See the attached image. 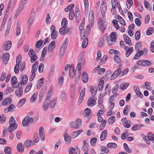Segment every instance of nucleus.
Returning <instances> with one entry per match:
<instances>
[{"label":"nucleus","instance_id":"61","mask_svg":"<svg viewBox=\"0 0 154 154\" xmlns=\"http://www.w3.org/2000/svg\"><path fill=\"white\" fill-rule=\"evenodd\" d=\"M119 88V85L118 84L116 85L115 86H114L112 89V93L114 94L117 91L118 89Z\"/></svg>","mask_w":154,"mask_h":154},{"label":"nucleus","instance_id":"64","mask_svg":"<svg viewBox=\"0 0 154 154\" xmlns=\"http://www.w3.org/2000/svg\"><path fill=\"white\" fill-rule=\"evenodd\" d=\"M150 50L152 52L154 53V41H152L150 43Z\"/></svg>","mask_w":154,"mask_h":154},{"label":"nucleus","instance_id":"45","mask_svg":"<svg viewBox=\"0 0 154 154\" xmlns=\"http://www.w3.org/2000/svg\"><path fill=\"white\" fill-rule=\"evenodd\" d=\"M107 146L109 148H116L117 147V145L115 143H110L107 144Z\"/></svg>","mask_w":154,"mask_h":154},{"label":"nucleus","instance_id":"7","mask_svg":"<svg viewBox=\"0 0 154 154\" xmlns=\"http://www.w3.org/2000/svg\"><path fill=\"white\" fill-rule=\"evenodd\" d=\"M137 64L142 66H147L150 65L151 63L150 61L146 60H139L137 62Z\"/></svg>","mask_w":154,"mask_h":154},{"label":"nucleus","instance_id":"48","mask_svg":"<svg viewBox=\"0 0 154 154\" xmlns=\"http://www.w3.org/2000/svg\"><path fill=\"white\" fill-rule=\"evenodd\" d=\"M106 120H104L101 123L99 127L100 129L101 130H102L104 129L106 126Z\"/></svg>","mask_w":154,"mask_h":154},{"label":"nucleus","instance_id":"31","mask_svg":"<svg viewBox=\"0 0 154 154\" xmlns=\"http://www.w3.org/2000/svg\"><path fill=\"white\" fill-rule=\"evenodd\" d=\"M91 113V110L90 108H87L85 110L83 115L85 117L88 116Z\"/></svg>","mask_w":154,"mask_h":154},{"label":"nucleus","instance_id":"35","mask_svg":"<svg viewBox=\"0 0 154 154\" xmlns=\"http://www.w3.org/2000/svg\"><path fill=\"white\" fill-rule=\"evenodd\" d=\"M147 138L151 141L154 140V135L152 133H149L147 134Z\"/></svg>","mask_w":154,"mask_h":154},{"label":"nucleus","instance_id":"1","mask_svg":"<svg viewBox=\"0 0 154 154\" xmlns=\"http://www.w3.org/2000/svg\"><path fill=\"white\" fill-rule=\"evenodd\" d=\"M57 98L55 97H46L43 105V109L46 111L49 107L52 109L54 107L57 102Z\"/></svg>","mask_w":154,"mask_h":154},{"label":"nucleus","instance_id":"19","mask_svg":"<svg viewBox=\"0 0 154 154\" xmlns=\"http://www.w3.org/2000/svg\"><path fill=\"white\" fill-rule=\"evenodd\" d=\"M73 65H71L69 69V75L71 79H73L75 75V70Z\"/></svg>","mask_w":154,"mask_h":154},{"label":"nucleus","instance_id":"15","mask_svg":"<svg viewBox=\"0 0 154 154\" xmlns=\"http://www.w3.org/2000/svg\"><path fill=\"white\" fill-rule=\"evenodd\" d=\"M11 42L10 41H7L4 43V46H3V48L5 51H8L11 46Z\"/></svg>","mask_w":154,"mask_h":154},{"label":"nucleus","instance_id":"63","mask_svg":"<svg viewBox=\"0 0 154 154\" xmlns=\"http://www.w3.org/2000/svg\"><path fill=\"white\" fill-rule=\"evenodd\" d=\"M109 37L111 39H112L114 41H116V37L115 35V32H112L110 35Z\"/></svg>","mask_w":154,"mask_h":154},{"label":"nucleus","instance_id":"44","mask_svg":"<svg viewBox=\"0 0 154 154\" xmlns=\"http://www.w3.org/2000/svg\"><path fill=\"white\" fill-rule=\"evenodd\" d=\"M11 149L9 146H6L5 148L4 152L5 154H11Z\"/></svg>","mask_w":154,"mask_h":154},{"label":"nucleus","instance_id":"20","mask_svg":"<svg viewBox=\"0 0 154 154\" xmlns=\"http://www.w3.org/2000/svg\"><path fill=\"white\" fill-rule=\"evenodd\" d=\"M97 88L96 87L91 86L90 88V91L92 96H94L97 91Z\"/></svg>","mask_w":154,"mask_h":154},{"label":"nucleus","instance_id":"49","mask_svg":"<svg viewBox=\"0 0 154 154\" xmlns=\"http://www.w3.org/2000/svg\"><path fill=\"white\" fill-rule=\"evenodd\" d=\"M107 44L109 45H113L116 43V42L115 41H114L112 39H111L109 38L108 37H107Z\"/></svg>","mask_w":154,"mask_h":154},{"label":"nucleus","instance_id":"8","mask_svg":"<svg viewBox=\"0 0 154 154\" xmlns=\"http://www.w3.org/2000/svg\"><path fill=\"white\" fill-rule=\"evenodd\" d=\"M12 99L9 97H7L3 99L2 103L3 106H7L12 103Z\"/></svg>","mask_w":154,"mask_h":154},{"label":"nucleus","instance_id":"39","mask_svg":"<svg viewBox=\"0 0 154 154\" xmlns=\"http://www.w3.org/2000/svg\"><path fill=\"white\" fill-rule=\"evenodd\" d=\"M74 122H75V123L77 127V129L79 128L81 125V120L79 119H76Z\"/></svg>","mask_w":154,"mask_h":154},{"label":"nucleus","instance_id":"6","mask_svg":"<svg viewBox=\"0 0 154 154\" xmlns=\"http://www.w3.org/2000/svg\"><path fill=\"white\" fill-rule=\"evenodd\" d=\"M122 71L120 67L116 70L114 73L112 74L111 77V80H114L116 79L119 75H122Z\"/></svg>","mask_w":154,"mask_h":154},{"label":"nucleus","instance_id":"59","mask_svg":"<svg viewBox=\"0 0 154 154\" xmlns=\"http://www.w3.org/2000/svg\"><path fill=\"white\" fill-rule=\"evenodd\" d=\"M8 107L9 111H14L16 109V106L13 104H10Z\"/></svg>","mask_w":154,"mask_h":154},{"label":"nucleus","instance_id":"34","mask_svg":"<svg viewBox=\"0 0 154 154\" xmlns=\"http://www.w3.org/2000/svg\"><path fill=\"white\" fill-rule=\"evenodd\" d=\"M83 146L82 149L84 151H87L88 148V144L87 143L85 140H84L82 141Z\"/></svg>","mask_w":154,"mask_h":154},{"label":"nucleus","instance_id":"53","mask_svg":"<svg viewBox=\"0 0 154 154\" xmlns=\"http://www.w3.org/2000/svg\"><path fill=\"white\" fill-rule=\"evenodd\" d=\"M75 16V14L74 13V11H72V10L69 11V19L70 20H72L73 19L74 16Z\"/></svg>","mask_w":154,"mask_h":154},{"label":"nucleus","instance_id":"42","mask_svg":"<svg viewBox=\"0 0 154 154\" xmlns=\"http://www.w3.org/2000/svg\"><path fill=\"white\" fill-rule=\"evenodd\" d=\"M117 19L118 20L120 24L123 26L125 25V23L123 19L120 16H117Z\"/></svg>","mask_w":154,"mask_h":154},{"label":"nucleus","instance_id":"38","mask_svg":"<svg viewBox=\"0 0 154 154\" xmlns=\"http://www.w3.org/2000/svg\"><path fill=\"white\" fill-rule=\"evenodd\" d=\"M44 80V78L43 77L38 81V84H37V88L39 89L41 88L43 83Z\"/></svg>","mask_w":154,"mask_h":154},{"label":"nucleus","instance_id":"60","mask_svg":"<svg viewBox=\"0 0 154 154\" xmlns=\"http://www.w3.org/2000/svg\"><path fill=\"white\" fill-rule=\"evenodd\" d=\"M64 78L63 77L61 76L59 78L58 81V85L59 86H61L63 84L64 82Z\"/></svg>","mask_w":154,"mask_h":154},{"label":"nucleus","instance_id":"28","mask_svg":"<svg viewBox=\"0 0 154 154\" xmlns=\"http://www.w3.org/2000/svg\"><path fill=\"white\" fill-rule=\"evenodd\" d=\"M84 62L85 60L84 59L82 58H80L79 60V63L78 64L76 69L78 68V70H79V71H80V70L81 69V64L83 63Z\"/></svg>","mask_w":154,"mask_h":154},{"label":"nucleus","instance_id":"57","mask_svg":"<svg viewBox=\"0 0 154 154\" xmlns=\"http://www.w3.org/2000/svg\"><path fill=\"white\" fill-rule=\"evenodd\" d=\"M107 59V56L106 55H104L101 60L100 62L99 63L100 65H101L104 63L106 62Z\"/></svg>","mask_w":154,"mask_h":154},{"label":"nucleus","instance_id":"37","mask_svg":"<svg viewBox=\"0 0 154 154\" xmlns=\"http://www.w3.org/2000/svg\"><path fill=\"white\" fill-rule=\"evenodd\" d=\"M34 144V143L32 141L30 140H26L24 143L25 146L27 147H29L32 145H33Z\"/></svg>","mask_w":154,"mask_h":154},{"label":"nucleus","instance_id":"5","mask_svg":"<svg viewBox=\"0 0 154 154\" xmlns=\"http://www.w3.org/2000/svg\"><path fill=\"white\" fill-rule=\"evenodd\" d=\"M21 56H19L17 58L16 64L14 67V71L16 74L18 73L19 72V64L21 62Z\"/></svg>","mask_w":154,"mask_h":154},{"label":"nucleus","instance_id":"11","mask_svg":"<svg viewBox=\"0 0 154 154\" xmlns=\"http://www.w3.org/2000/svg\"><path fill=\"white\" fill-rule=\"evenodd\" d=\"M100 11L103 16H105V12L106 10L107 6L106 5L104 1H102L100 5Z\"/></svg>","mask_w":154,"mask_h":154},{"label":"nucleus","instance_id":"2","mask_svg":"<svg viewBox=\"0 0 154 154\" xmlns=\"http://www.w3.org/2000/svg\"><path fill=\"white\" fill-rule=\"evenodd\" d=\"M34 119L35 122H37L38 119V116H35L34 117H30L29 116H26L22 121L23 126L25 127L28 125L32 124Z\"/></svg>","mask_w":154,"mask_h":154},{"label":"nucleus","instance_id":"40","mask_svg":"<svg viewBox=\"0 0 154 154\" xmlns=\"http://www.w3.org/2000/svg\"><path fill=\"white\" fill-rule=\"evenodd\" d=\"M119 3V2H118L117 0H111V4L112 8L113 9L116 8V5H117ZM117 6L118 7V8H119L118 6L117 5Z\"/></svg>","mask_w":154,"mask_h":154},{"label":"nucleus","instance_id":"41","mask_svg":"<svg viewBox=\"0 0 154 154\" xmlns=\"http://www.w3.org/2000/svg\"><path fill=\"white\" fill-rule=\"evenodd\" d=\"M115 121V117L112 116L109 117L108 120L107 122L109 125H112Z\"/></svg>","mask_w":154,"mask_h":154},{"label":"nucleus","instance_id":"54","mask_svg":"<svg viewBox=\"0 0 154 154\" xmlns=\"http://www.w3.org/2000/svg\"><path fill=\"white\" fill-rule=\"evenodd\" d=\"M68 21L65 18H63L62 20L61 26L63 27H66L67 26Z\"/></svg>","mask_w":154,"mask_h":154},{"label":"nucleus","instance_id":"51","mask_svg":"<svg viewBox=\"0 0 154 154\" xmlns=\"http://www.w3.org/2000/svg\"><path fill=\"white\" fill-rule=\"evenodd\" d=\"M118 21L116 19L112 21L114 26L117 29H118L119 28V26L118 24Z\"/></svg>","mask_w":154,"mask_h":154},{"label":"nucleus","instance_id":"46","mask_svg":"<svg viewBox=\"0 0 154 154\" xmlns=\"http://www.w3.org/2000/svg\"><path fill=\"white\" fill-rule=\"evenodd\" d=\"M68 42V38L67 37H66V38L64 42H63L61 46V48L66 49L67 46Z\"/></svg>","mask_w":154,"mask_h":154},{"label":"nucleus","instance_id":"21","mask_svg":"<svg viewBox=\"0 0 154 154\" xmlns=\"http://www.w3.org/2000/svg\"><path fill=\"white\" fill-rule=\"evenodd\" d=\"M82 81L84 83H86L88 80V74L85 72H83L82 77Z\"/></svg>","mask_w":154,"mask_h":154},{"label":"nucleus","instance_id":"30","mask_svg":"<svg viewBox=\"0 0 154 154\" xmlns=\"http://www.w3.org/2000/svg\"><path fill=\"white\" fill-rule=\"evenodd\" d=\"M129 85V84L128 83L121 84L119 86V89L122 90H124Z\"/></svg>","mask_w":154,"mask_h":154},{"label":"nucleus","instance_id":"50","mask_svg":"<svg viewBox=\"0 0 154 154\" xmlns=\"http://www.w3.org/2000/svg\"><path fill=\"white\" fill-rule=\"evenodd\" d=\"M84 22L82 23L79 26V29L81 33L83 34L84 30Z\"/></svg>","mask_w":154,"mask_h":154},{"label":"nucleus","instance_id":"12","mask_svg":"<svg viewBox=\"0 0 154 154\" xmlns=\"http://www.w3.org/2000/svg\"><path fill=\"white\" fill-rule=\"evenodd\" d=\"M56 43L55 41H53L49 44L48 48V51L49 53L53 52L55 48Z\"/></svg>","mask_w":154,"mask_h":154},{"label":"nucleus","instance_id":"13","mask_svg":"<svg viewBox=\"0 0 154 154\" xmlns=\"http://www.w3.org/2000/svg\"><path fill=\"white\" fill-rule=\"evenodd\" d=\"M39 134L41 140L43 141L45 140V135L43 128L40 127L39 129Z\"/></svg>","mask_w":154,"mask_h":154},{"label":"nucleus","instance_id":"26","mask_svg":"<svg viewBox=\"0 0 154 154\" xmlns=\"http://www.w3.org/2000/svg\"><path fill=\"white\" fill-rule=\"evenodd\" d=\"M17 150L19 152H22L24 150V146L22 143H18L17 145Z\"/></svg>","mask_w":154,"mask_h":154},{"label":"nucleus","instance_id":"56","mask_svg":"<svg viewBox=\"0 0 154 154\" xmlns=\"http://www.w3.org/2000/svg\"><path fill=\"white\" fill-rule=\"evenodd\" d=\"M57 31L55 32H51V38L52 39H54L57 38Z\"/></svg>","mask_w":154,"mask_h":154},{"label":"nucleus","instance_id":"58","mask_svg":"<svg viewBox=\"0 0 154 154\" xmlns=\"http://www.w3.org/2000/svg\"><path fill=\"white\" fill-rule=\"evenodd\" d=\"M104 84V81L102 80H100L99 83L98 85V88L100 91L101 90L103 87Z\"/></svg>","mask_w":154,"mask_h":154},{"label":"nucleus","instance_id":"3","mask_svg":"<svg viewBox=\"0 0 154 154\" xmlns=\"http://www.w3.org/2000/svg\"><path fill=\"white\" fill-rule=\"evenodd\" d=\"M29 54L30 57V61L32 63L34 62L37 59V56L33 49L31 48L29 50Z\"/></svg>","mask_w":154,"mask_h":154},{"label":"nucleus","instance_id":"62","mask_svg":"<svg viewBox=\"0 0 154 154\" xmlns=\"http://www.w3.org/2000/svg\"><path fill=\"white\" fill-rule=\"evenodd\" d=\"M130 123V121L128 120L127 121H126L124 123H123V124L125 127L126 128H129L131 126Z\"/></svg>","mask_w":154,"mask_h":154},{"label":"nucleus","instance_id":"29","mask_svg":"<svg viewBox=\"0 0 154 154\" xmlns=\"http://www.w3.org/2000/svg\"><path fill=\"white\" fill-rule=\"evenodd\" d=\"M143 126L144 125H134L132 126V129L134 131L140 129L141 127Z\"/></svg>","mask_w":154,"mask_h":154},{"label":"nucleus","instance_id":"24","mask_svg":"<svg viewBox=\"0 0 154 154\" xmlns=\"http://www.w3.org/2000/svg\"><path fill=\"white\" fill-rule=\"evenodd\" d=\"M28 78L26 75H24L22 77V80L20 82L21 85L22 84L25 85L28 82Z\"/></svg>","mask_w":154,"mask_h":154},{"label":"nucleus","instance_id":"10","mask_svg":"<svg viewBox=\"0 0 154 154\" xmlns=\"http://www.w3.org/2000/svg\"><path fill=\"white\" fill-rule=\"evenodd\" d=\"M17 124L15 122L11 123L8 128V131L9 132L12 133L17 128Z\"/></svg>","mask_w":154,"mask_h":154},{"label":"nucleus","instance_id":"17","mask_svg":"<svg viewBox=\"0 0 154 154\" xmlns=\"http://www.w3.org/2000/svg\"><path fill=\"white\" fill-rule=\"evenodd\" d=\"M63 137L65 143L67 144H69L71 141V136L66 133L64 134Z\"/></svg>","mask_w":154,"mask_h":154},{"label":"nucleus","instance_id":"22","mask_svg":"<svg viewBox=\"0 0 154 154\" xmlns=\"http://www.w3.org/2000/svg\"><path fill=\"white\" fill-rule=\"evenodd\" d=\"M134 89L137 96H143V94L140 92L139 87L137 86H134Z\"/></svg>","mask_w":154,"mask_h":154},{"label":"nucleus","instance_id":"36","mask_svg":"<svg viewBox=\"0 0 154 154\" xmlns=\"http://www.w3.org/2000/svg\"><path fill=\"white\" fill-rule=\"evenodd\" d=\"M133 48L132 47L128 48L127 50L125 53V56L126 57H128L133 52Z\"/></svg>","mask_w":154,"mask_h":154},{"label":"nucleus","instance_id":"9","mask_svg":"<svg viewBox=\"0 0 154 154\" xmlns=\"http://www.w3.org/2000/svg\"><path fill=\"white\" fill-rule=\"evenodd\" d=\"M35 14L34 12H32L28 20V28L29 30L30 29L31 25L33 23L34 20Z\"/></svg>","mask_w":154,"mask_h":154},{"label":"nucleus","instance_id":"55","mask_svg":"<svg viewBox=\"0 0 154 154\" xmlns=\"http://www.w3.org/2000/svg\"><path fill=\"white\" fill-rule=\"evenodd\" d=\"M33 141L35 143H37L39 140V138L38 137V134L37 133H35L33 136Z\"/></svg>","mask_w":154,"mask_h":154},{"label":"nucleus","instance_id":"4","mask_svg":"<svg viewBox=\"0 0 154 154\" xmlns=\"http://www.w3.org/2000/svg\"><path fill=\"white\" fill-rule=\"evenodd\" d=\"M98 26L99 29L103 32L106 28V23L103 21L102 20L99 19L98 21Z\"/></svg>","mask_w":154,"mask_h":154},{"label":"nucleus","instance_id":"33","mask_svg":"<svg viewBox=\"0 0 154 154\" xmlns=\"http://www.w3.org/2000/svg\"><path fill=\"white\" fill-rule=\"evenodd\" d=\"M12 87L14 88L17 82V78L15 76H13L11 80Z\"/></svg>","mask_w":154,"mask_h":154},{"label":"nucleus","instance_id":"18","mask_svg":"<svg viewBox=\"0 0 154 154\" xmlns=\"http://www.w3.org/2000/svg\"><path fill=\"white\" fill-rule=\"evenodd\" d=\"M82 132L83 130H78L76 131H75L72 133L71 134V137L72 138H75L82 133Z\"/></svg>","mask_w":154,"mask_h":154},{"label":"nucleus","instance_id":"14","mask_svg":"<svg viewBox=\"0 0 154 154\" xmlns=\"http://www.w3.org/2000/svg\"><path fill=\"white\" fill-rule=\"evenodd\" d=\"M87 104L90 107H93L96 104V100L92 97H91L88 100Z\"/></svg>","mask_w":154,"mask_h":154},{"label":"nucleus","instance_id":"23","mask_svg":"<svg viewBox=\"0 0 154 154\" xmlns=\"http://www.w3.org/2000/svg\"><path fill=\"white\" fill-rule=\"evenodd\" d=\"M107 131L106 130H104L102 132L100 137V139L101 141H103L106 139L107 135Z\"/></svg>","mask_w":154,"mask_h":154},{"label":"nucleus","instance_id":"52","mask_svg":"<svg viewBox=\"0 0 154 154\" xmlns=\"http://www.w3.org/2000/svg\"><path fill=\"white\" fill-rule=\"evenodd\" d=\"M140 31L139 30H137L135 33V38L136 40L138 41L140 36Z\"/></svg>","mask_w":154,"mask_h":154},{"label":"nucleus","instance_id":"27","mask_svg":"<svg viewBox=\"0 0 154 154\" xmlns=\"http://www.w3.org/2000/svg\"><path fill=\"white\" fill-rule=\"evenodd\" d=\"M26 99L25 98H23L20 99L17 105V106L19 108L21 107L25 103Z\"/></svg>","mask_w":154,"mask_h":154},{"label":"nucleus","instance_id":"25","mask_svg":"<svg viewBox=\"0 0 154 154\" xmlns=\"http://www.w3.org/2000/svg\"><path fill=\"white\" fill-rule=\"evenodd\" d=\"M9 57L10 55L8 53H6L3 55L2 58L4 60V62L5 64L7 63V61L9 59Z\"/></svg>","mask_w":154,"mask_h":154},{"label":"nucleus","instance_id":"47","mask_svg":"<svg viewBox=\"0 0 154 154\" xmlns=\"http://www.w3.org/2000/svg\"><path fill=\"white\" fill-rule=\"evenodd\" d=\"M13 88V87H12V88H8L6 89L4 92V95H6L13 91L14 90V89Z\"/></svg>","mask_w":154,"mask_h":154},{"label":"nucleus","instance_id":"16","mask_svg":"<svg viewBox=\"0 0 154 154\" xmlns=\"http://www.w3.org/2000/svg\"><path fill=\"white\" fill-rule=\"evenodd\" d=\"M69 29L66 27H63L60 28L59 31V33L62 35L65 34L69 32Z\"/></svg>","mask_w":154,"mask_h":154},{"label":"nucleus","instance_id":"32","mask_svg":"<svg viewBox=\"0 0 154 154\" xmlns=\"http://www.w3.org/2000/svg\"><path fill=\"white\" fill-rule=\"evenodd\" d=\"M142 48V45L140 42H137L135 45V48L137 51L141 49Z\"/></svg>","mask_w":154,"mask_h":154},{"label":"nucleus","instance_id":"43","mask_svg":"<svg viewBox=\"0 0 154 154\" xmlns=\"http://www.w3.org/2000/svg\"><path fill=\"white\" fill-rule=\"evenodd\" d=\"M123 147L125 151L127 152L128 153L131 152L132 151L131 149H129L127 143H124L123 144Z\"/></svg>","mask_w":154,"mask_h":154}]
</instances>
